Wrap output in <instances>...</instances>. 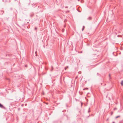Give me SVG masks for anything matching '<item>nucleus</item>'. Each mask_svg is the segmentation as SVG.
<instances>
[{
  "mask_svg": "<svg viewBox=\"0 0 123 123\" xmlns=\"http://www.w3.org/2000/svg\"><path fill=\"white\" fill-rule=\"evenodd\" d=\"M120 117V116H117V117H116V118H118V117Z\"/></svg>",
  "mask_w": 123,
  "mask_h": 123,
  "instance_id": "nucleus-3",
  "label": "nucleus"
},
{
  "mask_svg": "<svg viewBox=\"0 0 123 123\" xmlns=\"http://www.w3.org/2000/svg\"><path fill=\"white\" fill-rule=\"evenodd\" d=\"M109 76L110 77V76H111L110 75V74H109Z\"/></svg>",
  "mask_w": 123,
  "mask_h": 123,
  "instance_id": "nucleus-6",
  "label": "nucleus"
},
{
  "mask_svg": "<svg viewBox=\"0 0 123 123\" xmlns=\"http://www.w3.org/2000/svg\"><path fill=\"white\" fill-rule=\"evenodd\" d=\"M0 107L2 108H5V107L1 104L0 103Z\"/></svg>",
  "mask_w": 123,
  "mask_h": 123,
  "instance_id": "nucleus-1",
  "label": "nucleus"
},
{
  "mask_svg": "<svg viewBox=\"0 0 123 123\" xmlns=\"http://www.w3.org/2000/svg\"><path fill=\"white\" fill-rule=\"evenodd\" d=\"M112 123H115V122H113Z\"/></svg>",
  "mask_w": 123,
  "mask_h": 123,
  "instance_id": "nucleus-7",
  "label": "nucleus"
},
{
  "mask_svg": "<svg viewBox=\"0 0 123 123\" xmlns=\"http://www.w3.org/2000/svg\"><path fill=\"white\" fill-rule=\"evenodd\" d=\"M88 89V88H86L85 89H83V90H85V89Z\"/></svg>",
  "mask_w": 123,
  "mask_h": 123,
  "instance_id": "nucleus-5",
  "label": "nucleus"
},
{
  "mask_svg": "<svg viewBox=\"0 0 123 123\" xmlns=\"http://www.w3.org/2000/svg\"><path fill=\"white\" fill-rule=\"evenodd\" d=\"M120 83L122 86H123V80H122L121 81Z\"/></svg>",
  "mask_w": 123,
  "mask_h": 123,
  "instance_id": "nucleus-2",
  "label": "nucleus"
},
{
  "mask_svg": "<svg viewBox=\"0 0 123 123\" xmlns=\"http://www.w3.org/2000/svg\"><path fill=\"white\" fill-rule=\"evenodd\" d=\"M84 28H85V27L84 26H83V28L82 30V31H83L84 30Z\"/></svg>",
  "mask_w": 123,
  "mask_h": 123,
  "instance_id": "nucleus-4",
  "label": "nucleus"
}]
</instances>
